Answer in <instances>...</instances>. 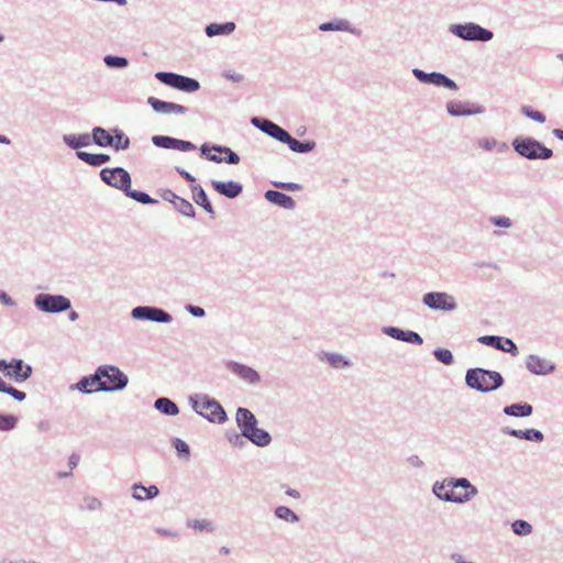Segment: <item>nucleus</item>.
I'll return each instance as SVG.
<instances>
[{"label": "nucleus", "instance_id": "f257e3e1", "mask_svg": "<svg viewBox=\"0 0 563 563\" xmlns=\"http://www.w3.org/2000/svg\"><path fill=\"white\" fill-rule=\"evenodd\" d=\"M505 383L503 375L497 371L474 367L466 371L465 384L468 388L479 393H490L499 389Z\"/></svg>", "mask_w": 563, "mask_h": 563}, {"label": "nucleus", "instance_id": "f03ea898", "mask_svg": "<svg viewBox=\"0 0 563 563\" xmlns=\"http://www.w3.org/2000/svg\"><path fill=\"white\" fill-rule=\"evenodd\" d=\"M189 404L197 415L211 423L223 424L228 421V415L222 405L207 394L190 395Z\"/></svg>", "mask_w": 563, "mask_h": 563}, {"label": "nucleus", "instance_id": "7ed1b4c3", "mask_svg": "<svg viewBox=\"0 0 563 563\" xmlns=\"http://www.w3.org/2000/svg\"><path fill=\"white\" fill-rule=\"evenodd\" d=\"M515 153L528 161H548L553 156V151L541 141L532 136H516L511 141Z\"/></svg>", "mask_w": 563, "mask_h": 563}, {"label": "nucleus", "instance_id": "20e7f679", "mask_svg": "<svg viewBox=\"0 0 563 563\" xmlns=\"http://www.w3.org/2000/svg\"><path fill=\"white\" fill-rule=\"evenodd\" d=\"M96 371L100 383L99 389L103 393L121 391L129 384L128 375L115 365H100Z\"/></svg>", "mask_w": 563, "mask_h": 563}, {"label": "nucleus", "instance_id": "39448f33", "mask_svg": "<svg viewBox=\"0 0 563 563\" xmlns=\"http://www.w3.org/2000/svg\"><path fill=\"white\" fill-rule=\"evenodd\" d=\"M449 31L456 37L467 42H489L494 33L474 22L456 23L449 26Z\"/></svg>", "mask_w": 563, "mask_h": 563}, {"label": "nucleus", "instance_id": "423d86ee", "mask_svg": "<svg viewBox=\"0 0 563 563\" xmlns=\"http://www.w3.org/2000/svg\"><path fill=\"white\" fill-rule=\"evenodd\" d=\"M33 303L44 313H62L71 308L70 299L59 294L40 292L34 296Z\"/></svg>", "mask_w": 563, "mask_h": 563}, {"label": "nucleus", "instance_id": "0eeeda50", "mask_svg": "<svg viewBox=\"0 0 563 563\" xmlns=\"http://www.w3.org/2000/svg\"><path fill=\"white\" fill-rule=\"evenodd\" d=\"M155 78L170 88L187 93L196 92L200 89V82L197 79L173 71H157Z\"/></svg>", "mask_w": 563, "mask_h": 563}, {"label": "nucleus", "instance_id": "6e6552de", "mask_svg": "<svg viewBox=\"0 0 563 563\" xmlns=\"http://www.w3.org/2000/svg\"><path fill=\"white\" fill-rule=\"evenodd\" d=\"M422 303L434 311L450 312L457 308L455 298L445 291H429L422 296Z\"/></svg>", "mask_w": 563, "mask_h": 563}, {"label": "nucleus", "instance_id": "1a4fd4ad", "mask_svg": "<svg viewBox=\"0 0 563 563\" xmlns=\"http://www.w3.org/2000/svg\"><path fill=\"white\" fill-rule=\"evenodd\" d=\"M131 317L135 320L157 323H170L173 321L169 312L155 306H136L131 310Z\"/></svg>", "mask_w": 563, "mask_h": 563}, {"label": "nucleus", "instance_id": "9d476101", "mask_svg": "<svg viewBox=\"0 0 563 563\" xmlns=\"http://www.w3.org/2000/svg\"><path fill=\"white\" fill-rule=\"evenodd\" d=\"M412 75L418 81L422 84L433 85L435 87H443L454 91L459 89V86L453 79L439 71L427 73L422 69L413 68Z\"/></svg>", "mask_w": 563, "mask_h": 563}, {"label": "nucleus", "instance_id": "9b49d317", "mask_svg": "<svg viewBox=\"0 0 563 563\" xmlns=\"http://www.w3.org/2000/svg\"><path fill=\"white\" fill-rule=\"evenodd\" d=\"M122 179L121 184L119 186V190H121L126 197L142 203V205H154L158 201L154 198H152L148 194L135 190L131 188L132 178L128 170H122L121 173Z\"/></svg>", "mask_w": 563, "mask_h": 563}, {"label": "nucleus", "instance_id": "f8f14e48", "mask_svg": "<svg viewBox=\"0 0 563 563\" xmlns=\"http://www.w3.org/2000/svg\"><path fill=\"white\" fill-rule=\"evenodd\" d=\"M152 143L159 148L176 150L180 152H190L197 148V146L190 141L176 139L169 135H154L152 136Z\"/></svg>", "mask_w": 563, "mask_h": 563}, {"label": "nucleus", "instance_id": "ddd939ff", "mask_svg": "<svg viewBox=\"0 0 563 563\" xmlns=\"http://www.w3.org/2000/svg\"><path fill=\"white\" fill-rule=\"evenodd\" d=\"M224 366L241 380L250 385H256L261 382V375L258 372L249 365L235 361H227Z\"/></svg>", "mask_w": 563, "mask_h": 563}, {"label": "nucleus", "instance_id": "4468645a", "mask_svg": "<svg viewBox=\"0 0 563 563\" xmlns=\"http://www.w3.org/2000/svg\"><path fill=\"white\" fill-rule=\"evenodd\" d=\"M445 107L452 117L483 114L486 111L484 106L474 102L449 101Z\"/></svg>", "mask_w": 563, "mask_h": 563}, {"label": "nucleus", "instance_id": "2eb2a0df", "mask_svg": "<svg viewBox=\"0 0 563 563\" xmlns=\"http://www.w3.org/2000/svg\"><path fill=\"white\" fill-rule=\"evenodd\" d=\"M478 342L498 351L510 353L512 356H517L519 354L518 346L508 338L499 335H483L478 338Z\"/></svg>", "mask_w": 563, "mask_h": 563}, {"label": "nucleus", "instance_id": "dca6fc26", "mask_svg": "<svg viewBox=\"0 0 563 563\" xmlns=\"http://www.w3.org/2000/svg\"><path fill=\"white\" fill-rule=\"evenodd\" d=\"M382 332L391 339L409 344L421 345L423 343L422 336L412 330H404L393 325H385L382 328Z\"/></svg>", "mask_w": 563, "mask_h": 563}, {"label": "nucleus", "instance_id": "f3484780", "mask_svg": "<svg viewBox=\"0 0 563 563\" xmlns=\"http://www.w3.org/2000/svg\"><path fill=\"white\" fill-rule=\"evenodd\" d=\"M147 103L156 113L162 114H185L188 112V108L175 102L164 101L156 97H148Z\"/></svg>", "mask_w": 563, "mask_h": 563}, {"label": "nucleus", "instance_id": "a211bd4d", "mask_svg": "<svg viewBox=\"0 0 563 563\" xmlns=\"http://www.w3.org/2000/svg\"><path fill=\"white\" fill-rule=\"evenodd\" d=\"M526 367L534 375H548L555 371L554 363L534 354L527 357Z\"/></svg>", "mask_w": 563, "mask_h": 563}, {"label": "nucleus", "instance_id": "6ab92c4d", "mask_svg": "<svg viewBox=\"0 0 563 563\" xmlns=\"http://www.w3.org/2000/svg\"><path fill=\"white\" fill-rule=\"evenodd\" d=\"M33 373V368L30 364H26L21 358L11 360V365L7 376L12 378L15 383H23L27 380Z\"/></svg>", "mask_w": 563, "mask_h": 563}, {"label": "nucleus", "instance_id": "aec40b11", "mask_svg": "<svg viewBox=\"0 0 563 563\" xmlns=\"http://www.w3.org/2000/svg\"><path fill=\"white\" fill-rule=\"evenodd\" d=\"M235 421L244 437H246V434H249L258 424L255 415L244 407H239L236 409Z\"/></svg>", "mask_w": 563, "mask_h": 563}, {"label": "nucleus", "instance_id": "412c9836", "mask_svg": "<svg viewBox=\"0 0 563 563\" xmlns=\"http://www.w3.org/2000/svg\"><path fill=\"white\" fill-rule=\"evenodd\" d=\"M322 32H330V31H339V32H347L355 36H361L362 31L355 26L352 25V23L349 20L345 19H332L328 22H323L318 27Z\"/></svg>", "mask_w": 563, "mask_h": 563}, {"label": "nucleus", "instance_id": "4be33fe9", "mask_svg": "<svg viewBox=\"0 0 563 563\" xmlns=\"http://www.w3.org/2000/svg\"><path fill=\"white\" fill-rule=\"evenodd\" d=\"M211 186L219 195L224 196L225 198L229 199H234L239 197L243 191L242 184L234 180H211Z\"/></svg>", "mask_w": 563, "mask_h": 563}, {"label": "nucleus", "instance_id": "5701e85b", "mask_svg": "<svg viewBox=\"0 0 563 563\" xmlns=\"http://www.w3.org/2000/svg\"><path fill=\"white\" fill-rule=\"evenodd\" d=\"M501 432L506 435H510L520 440H527L531 442L540 443L544 440V434L538 429H526L518 430L510 427H503Z\"/></svg>", "mask_w": 563, "mask_h": 563}, {"label": "nucleus", "instance_id": "b1692460", "mask_svg": "<svg viewBox=\"0 0 563 563\" xmlns=\"http://www.w3.org/2000/svg\"><path fill=\"white\" fill-rule=\"evenodd\" d=\"M99 378L97 371L95 369L93 374L81 377L76 384L70 386L71 390H78L81 394H92L101 391L99 389Z\"/></svg>", "mask_w": 563, "mask_h": 563}, {"label": "nucleus", "instance_id": "393cba45", "mask_svg": "<svg viewBox=\"0 0 563 563\" xmlns=\"http://www.w3.org/2000/svg\"><path fill=\"white\" fill-rule=\"evenodd\" d=\"M450 477L443 481H435L432 485L433 495L442 501L455 504V493L451 489Z\"/></svg>", "mask_w": 563, "mask_h": 563}, {"label": "nucleus", "instance_id": "a878e982", "mask_svg": "<svg viewBox=\"0 0 563 563\" xmlns=\"http://www.w3.org/2000/svg\"><path fill=\"white\" fill-rule=\"evenodd\" d=\"M265 199L271 203L284 208L286 210H292L296 207L295 200L279 190L269 189L265 191Z\"/></svg>", "mask_w": 563, "mask_h": 563}, {"label": "nucleus", "instance_id": "bb28decb", "mask_svg": "<svg viewBox=\"0 0 563 563\" xmlns=\"http://www.w3.org/2000/svg\"><path fill=\"white\" fill-rule=\"evenodd\" d=\"M192 192V199L194 201L203 208V210L211 216V218H214L216 211L211 203V201L208 198L207 192L200 185H192L190 187Z\"/></svg>", "mask_w": 563, "mask_h": 563}, {"label": "nucleus", "instance_id": "cd10ccee", "mask_svg": "<svg viewBox=\"0 0 563 563\" xmlns=\"http://www.w3.org/2000/svg\"><path fill=\"white\" fill-rule=\"evenodd\" d=\"M132 497L137 501L151 500L159 495V489L156 485L145 487L142 483L132 485Z\"/></svg>", "mask_w": 563, "mask_h": 563}, {"label": "nucleus", "instance_id": "c85d7f7f", "mask_svg": "<svg viewBox=\"0 0 563 563\" xmlns=\"http://www.w3.org/2000/svg\"><path fill=\"white\" fill-rule=\"evenodd\" d=\"M63 142L71 150H76V152L80 151L82 147H87L92 143L91 134L81 133V134H64Z\"/></svg>", "mask_w": 563, "mask_h": 563}, {"label": "nucleus", "instance_id": "c756f323", "mask_svg": "<svg viewBox=\"0 0 563 563\" xmlns=\"http://www.w3.org/2000/svg\"><path fill=\"white\" fill-rule=\"evenodd\" d=\"M123 167H104L100 170V179L108 186L119 189L122 179Z\"/></svg>", "mask_w": 563, "mask_h": 563}, {"label": "nucleus", "instance_id": "7c9ffc66", "mask_svg": "<svg viewBox=\"0 0 563 563\" xmlns=\"http://www.w3.org/2000/svg\"><path fill=\"white\" fill-rule=\"evenodd\" d=\"M503 412L509 417L527 418L533 412V407L529 402H515L503 408Z\"/></svg>", "mask_w": 563, "mask_h": 563}, {"label": "nucleus", "instance_id": "2f4dec72", "mask_svg": "<svg viewBox=\"0 0 563 563\" xmlns=\"http://www.w3.org/2000/svg\"><path fill=\"white\" fill-rule=\"evenodd\" d=\"M236 29V25L232 21L223 23H210L206 25L205 33L208 37H214L219 35H230Z\"/></svg>", "mask_w": 563, "mask_h": 563}, {"label": "nucleus", "instance_id": "473e14b6", "mask_svg": "<svg viewBox=\"0 0 563 563\" xmlns=\"http://www.w3.org/2000/svg\"><path fill=\"white\" fill-rule=\"evenodd\" d=\"M76 156L78 159H80L81 162H84L92 167H100L103 164L109 163L111 159L110 155H108V154H103V153L93 154V153H88L85 151L76 152Z\"/></svg>", "mask_w": 563, "mask_h": 563}, {"label": "nucleus", "instance_id": "72a5a7b5", "mask_svg": "<svg viewBox=\"0 0 563 563\" xmlns=\"http://www.w3.org/2000/svg\"><path fill=\"white\" fill-rule=\"evenodd\" d=\"M245 439L260 448H265L272 442V435L269 432L258 428L257 426L246 434Z\"/></svg>", "mask_w": 563, "mask_h": 563}, {"label": "nucleus", "instance_id": "f704fd0d", "mask_svg": "<svg viewBox=\"0 0 563 563\" xmlns=\"http://www.w3.org/2000/svg\"><path fill=\"white\" fill-rule=\"evenodd\" d=\"M320 361H325L333 368H345L351 366V361L340 353L322 352Z\"/></svg>", "mask_w": 563, "mask_h": 563}, {"label": "nucleus", "instance_id": "c9c22d12", "mask_svg": "<svg viewBox=\"0 0 563 563\" xmlns=\"http://www.w3.org/2000/svg\"><path fill=\"white\" fill-rule=\"evenodd\" d=\"M92 143L100 147H111L112 145V133L111 130H106L102 126H95L91 130Z\"/></svg>", "mask_w": 563, "mask_h": 563}, {"label": "nucleus", "instance_id": "e433bc0d", "mask_svg": "<svg viewBox=\"0 0 563 563\" xmlns=\"http://www.w3.org/2000/svg\"><path fill=\"white\" fill-rule=\"evenodd\" d=\"M285 144L288 145V147L292 152L299 153V154L310 153L311 151H313L316 148V145H317L313 140L299 141V140L292 137L291 135H289V137L285 142Z\"/></svg>", "mask_w": 563, "mask_h": 563}, {"label": "nucleus", "instance_id": "4c0bfd02", "mask_svg": "<svg viewBox=\"0 0 563 563\" xmlns=\"http://www.w3.org/2000/svg\"><path fill=\"white\" fill-rule=\"evenodd\" d=\"M154 408L161 413L174 417L179 413V408L175 401L167 397H159L154 402Z\"/></svg>", "mask_w": 563, "mask_h": 563}, {"label": "nucleus", "instance_id": "58836bf2", "mask_svg": "<svg viewBox=\"0 0 563 563\" xmlns=\"http://www.w3.org/2000/svg\"><path fill=\"white\" fill-rule=\"evenodd\" d=\"M111 133H112V145L111 147L119 152V151H124V150H128L130 147V139L129 136L119 128H113L111 129Z\"/></svg>", "mask_w": 563, "mask_h": 563}, {"label": "nucleus", "instance_id": "ea45409f", "mask_svg": "<svg viewBox=\"0 0 563 563\" xmlns=\"http://www.w3.org/2000/svg\"><path fill=\"white\" fill-rule=\"evenodd\" d=\"M274 516L289 523H298L300 521V517L287 506H277L274 509Z\"/></svg>", "mask_w": 563, "mask_h": 563}, {"label": "nucleus", "instance_id": "a19ab883", "mask_svg": "<svg viewBox=\"0 0 563 563\" xmlns=\"http://www.w3.org/2000/svg\"><path fill=\"white\" fill-rule=\"evenodd\" d=\"M477 145L484 151L490 152L497 148L498 152H505L508 150V145L505 142H498L494 137H482L477 140Z\"/></svg>", "mask_w": 563, "mask_h": 563}, {"label": "nucleus", "instance_id": "79ce46f5", "mask_svg": "<svg viewBox=\"0 0 563 563\" xmlns=\"http://www.w3.org/2000/svg\"><path fill=\"white\" fill-rule=\"evenodd\" d=\"M212 151L219 154H225V156L222 157V162L229 165H236L240 163V156L238 153L228 146L213 144Z\"/></svg>", "mask_w": 563, "mask_h": 563}, {"label": "nucleus", "instance_id": "37998d69", "mask_svg": "<svg viewBox=\"0 0 563 563\" xmlns=\"http://www.w3.org/2000/svg\"><path fill=\"white\" fill-rule=\"evenodd\" d=\"M103 63L108 68L111 69H124L130 64L126 57L117 55H106L103 57Z\"/></svg>", "mask_w": 563, "mask_h": 563}, {"label": "nucleus", "instance_id": "c03bdc74", "mask_svg": "<svg viewBox=\"0 0 563 563\" xmlns=\"http://www.w3.org/2000/svg\"><path fill=\"white\" fill-rule=\"evenodd\" d=\"M174 208L183 216L188 218L196 217V210L190 201L185 198H179L177 201H174Z\"/></svg>", "mask_w": 563, "mask_h": 563}, {"label": "nucleus", "instance_id": "a18cd8bd", "mask_svg": "<svg viewBox=\"0 0 563 563\" xmlns=\"http://www.w3.org/2000/svg\"><path fill=\"white\" fill-rule=\"evenodd\" d=\"M18 421L19 419L15 415L0 412V431L9 432L14 430Z\"/></svg>", "mask_w": 563, "mask_h": 563}, {"label": "nucleus", "instance_id": "49530a36", "mask_svg": "<svg viewBox=\"0 0 563 563\" xmlns=\"http://www.w3.org/2000/svg\"><path fill=\"white\" fill-rule=\"evenodd\" d=\"M512 532L520 537L529 536L532 532V526L522 519L515 520L511 523Z\"/></svg>", "mask_w": 563, "mask_h": 563}, {"label": "nucleus", "instance_id": "de8ad7c7", "mask_svg": "<svg viewBox=\"0 0 563 563\" xmlns=\"http://www.w3.org/2000/svg\"><path fill=\"white\" fill-rule=\"evenodd\" d=\"M267 135L273 137L274 140L285 144V142L289 137V132L286 131L284 128L279 126L275 122L272 124L269 131L267 132Z\"/></svg>", "mask_w": 563, "mask_h": 563}, {"label": "nucleus", "instance_id": "09e8293b", "mask_svg": "<svg viewBox=\"0 0 563 563\" xmlns=\"http://www.w3.org/2000/svg\"><path fill=\"white\" fill-rule=\"evenodd\" d=\"M520 111L525 117L538 123H544L547 121V118L543 112L536 110L530 106H521Z\"/></svg>", "mask_w": 563, "mask_h": 563}, {"label": "nucleus", "instance_id": "8fccbe9b", "mask_svg": "<svg viewBox=\"0 0 563 563\" xmlns=\"http://www.w3.org/2000/svg\"><path fill=\"white\" fill-rule=\"evenodd\" d=\"M435 360L444 365H452L454 363V356L448 349L438 347L433 351Z\"/></svg>", "mask_w": 563, "mask_h": 563}, {"label": "nucleus", "instance_id": "3c124183", "mask_svg": "<svg viewBox=\"0 0 563 563\" xmlns=\"http://www.w3.org/2000/svg\"><path fill=\"white\" fill-rule=\"evenodd\" d=\"M468 486L470 488L464 489L465 492L463 494L455 493V504H465L472 500L478 494L476 486H474L472 483Z\"/></svg>", "mask_w": 563, "mask_h": 563}, {"label": "nucleus", "instance_id": "603ef678", "mask_svg": "<svg viewBox=\"0 0 563 563\" xmlns=\"http://www.w3.org/2000/svg\"><path fill=\"white\" fill-rule=\"evenodd\" d=\"M187 527L197 531H213L212 522L207 519H191L187 521Z\"/></svg>", "mask_w": 563, "mask_h": 563}, {"label": "nucleus", "instance_id": "864d4df0", "mask_svg": "<svg viewBox=\"0 0 563 563\" xmlns=\"http://www.w3.org/2000/svg\"><path fill=\"white\" fill-rule=\"evenodd\" d=\"M227 439L230 444L235 448L242 449L246 444V439L243 433H238L235 430L227 431Z\"/></svg>", "mask_w": 563, "mask_h": 563}, {"label": "nucleus", "instance_id": "5fc2aeb1", "mask_svg": "<svg viewBox=\"0 0 563 563\" xmlns=\"http://www.w3.org/2000/svg\"><path fill=\"white\" fill-rule=\"evenodd\" d=\"M173 446L175 448L177 454L179 457L188 459L190 455V448L189 445L181 439L174 438L173 439Z\"/></svg>", "mask_w": 563, "mask_h": 563}, {"label": "nucleus", "instance_id": "6e6d98bb", "mask_svg": "<svg viewBox=\"0 0 563 563\" xmlns=\"http://www.w3.org/2000/svg\"><path fill=\"white\" fill-rule=\"evenodd\" d=\"M274 122L266 119V118H261V117H253L251 119V124L253 126H255L256 129H258L260 131H262L263 133H265L267 135V132L269 131L272 124Z\"/></svg>", "mask_w": 563, "mask_h": 563}, {"label": "nucleus", "instance_id": "4d7b16f0", "mask_svg": "<svg viewBox=\"0 0 563 563\" xmlns=\"http://www.w3.org/2000/svg\"><path fill=\"white\" fill-rule=\"evenodd\" d=\"M213 144L210 145L208 143H203L200 146L201 155L205 156L207 159L214 162V163H222V157L217 154H211L210 151H212Z\"/></svg>", "mask_w": 563, "mask_h": 563}, {"label": "nucleus", "instance_id": "13d9d810", "mask_svg": "<svg viewBox=\"0 0 563 563\" xmlns=\"http://www.w3.org/2000/svg\"><path fill=\"white\" fill-rule=\"evenodd\" d=\"M2 393L10 395L13 399L18 401H23L26 399V394L24 391L19 390L9 384L5 385V388L2 390Z\"/></svg>", "mask_w": 563, "mask_h": 563}, {"label": "nucleus", "instance_id": "bf43d9fd", "mask_svg": "<svg viewBox=\"0 0 563 563\" xmlns=\"http://www.w3.org/2000/svg\"><path fill=\"white\" fill-rule=\"evenodd\" d=\"M85 509L89 511L99 510L102 507V503L97 497L87 496L84 498Z\"/></svg>", "mask_w": 563, "mask_h": 563}, {"label": "nucleus", "instance_id": "052dcab7", "mask_svg": "<svg viewBox=\"0 0 563 563\" xmlns=\"http://www.w3.org/2000/svg\"><path fill=\"white\" fill-rule=\"evenodd\" d=\"M470 484H471V482L466 477H450V483H449V485H451V489H455V488L466 489V488H470V486H468Z\"/></svg>", "mask_w": 563, "mask_h": 563}, {"label": "nucleus", "instance_id": "680f3d73", "mask_svg": "<svg viewBox=\"0 0 563 563\" xmlns=\"http://www.w3.org/2000/svg\"><path fill=\"white\" fill-rule=\"evenodd\" d=\"M490 223L499 228H510L512 221L506 216H495L489 219Z\"/></svg>", "mask_w": 563, "mask_h": 563}, {"label": "nucleus", "instance_id": "e2e57ef3", "mask_svg": "<svg viewBox=\"0 0 563 563\" xmlns=\"http://www.w3.org/2000/svg\"><path fill=\"white\" fill-rule=\"evenodd\" d=\"M185 309H186L187 312H189L195 318H203L206 316L205 309L202 307H200V306H195V305H191V303H187L185 306Z\"/></svg>", "mask_w": 563, "mask_h": 563}, {"label": "nucleus", "instance_id": "0e129e2a", "mask_svg": "<svg viewBox=\"0 0 563 563\" xmlns=\"http://www.w3.org/2000/svg\"><path fill=\"white\" fill-rule=\"evenodd\" d=\"M0 303L5 307L16 306V301L2 289H0Z\"/></svg>", "mask_w": 563, "mask_h": 563}, {"label": "nucleus", "instance_id": "69168bd1", "mask_svg": "<svg viewBox=\"0 0 563 563\" xmlns=\"http://www.w3.org/2000/svg\"><path fill=\"white\" fill-rule=\"evenodd\" d=\"M162 198L174 206V201H177L180 197L176 195L173 190L165 189L162 194Z\"/></svg>", "mask_w": 563, "mask_h": 563}, {"label": "nucleus", "instance_id": "338daca9", "mask_svg": "<svg viewBox=\"0 0 563 563\" xmlns=\"http://www.w3.org/2000/svg\"><path fill=\"white\" fill-rule=\"evenodd\" d=\"M175 170L177 172V174L179 176H181L188 183H191L194 184L196 181V178L190 174L188 173L187 170H185L183 167H179V166H176L175 167Z\"/></svg>", "mask_w": 563, "mask_h": 563}, {"label": "nucleus", "instance_id": "774afa93", "mask_svg": "<svg viewBox=\"0 0 563 563\" xmlns=\"http://www.w3.org/2000/svg\"><path fill=\"white\" fill-rule=\"evenodd\" d=\"M407 461L412 467L416 468H421L424 465L423 461L418 455H410Z\"/></svg>", "mask_w": 563, "mask_h": 563}]
</instances>
